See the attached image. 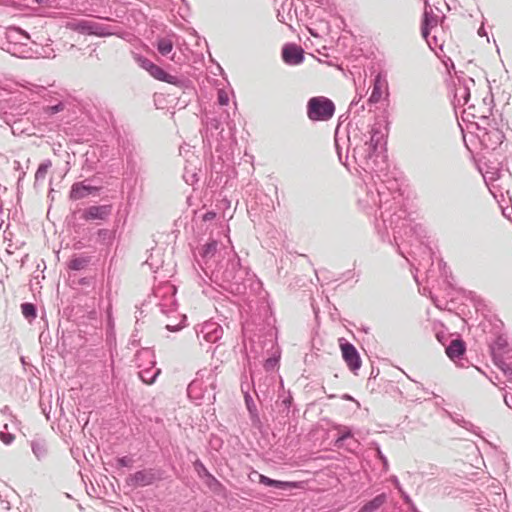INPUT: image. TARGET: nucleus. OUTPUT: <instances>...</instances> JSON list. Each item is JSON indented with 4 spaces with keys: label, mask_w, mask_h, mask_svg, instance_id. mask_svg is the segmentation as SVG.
Masks as SVG:
<instances>
[{
    "label": "nucleus",
    "mask_w": 512,
    "mask_h": 512,
    "mask_svg": "<svg viewBox=\"0 0 512 512\" xmlns=\"http://www.w3.org/2000/svg\"><path fill=\"white\" fill-rule=\"evenodd\" d=\"M347 154L352 151V157L356 164L366 172L375 173L380 181L376 190H368L365 197L359 199V205L364 210H372L378 207L381 221L377 219L376 229L383 241L388 240V229L393 232V240L398 245V240L403 234H407V230H412L410 220L407 218V211L402 208V194L399 184L395 178H390L387 174L383 177L381 164L378 162L380 157L379 148L385 144L384 134L379 127L364 125L355 127L350 123L347 133Z\"/></svg>",
    "instance_id": "1"
},
{
    "label": "nucleus",
    "mask_w": 512,
    "mask_h": 512,
    "mask_svg": "<svg viewBox=\"0 0 512 512\" xmlns=\"http://www.w3.org/2000/svg\"><path fill=\"white\" fill-rule=\"evenodd\" d=\"M247 276H249V271L241 266L240 258L236 254L227 259L225 264H217L211 269V277L215 281L221 282L224 288L239 294L246 290Z\"/></svg>",
    "instance_id": "2"
},
{
    "label": "nucleus",
    "mask_w": 512,
    "mask_h": 512,
    "mask_svg": "<svg viewBox=\"0 0 512 512\" xmlns=\"http://www.w3.org/2000/svg\"><path fill=\"white\" fill-rule=\"evenodd\" d=\"M216 376L209 371L206 380H203L201 371L197 377L188 385V396L195 400L212 402L215 400Z\"/></svg>",
    "instance_id": "3"
},
{
    "label": "nucleus",
    "mask_w": 512,
    "mask_h": 512,
    "mask_svg": "<svg viewBox=\"0 0 512 512\" xmlns=\"http://www.w3.org/2000/svg\"><path fill=\"white\" fill-rule=\"evenodd\" d=\"M306 113L309 120L313 122H326L335 114L334 102L325 96L311 97L306 106Z\"/></svg>",
    "instance_id": "4"
},
{
    "label": "nucleus",
    "mask_w": 512,
    "mask_h": 512,
    "mask_svg": "<svg viewBox=\"0 0 512 512\" xmlns=\"http://www.w3.org/2000/svg\"><path fill=\"white\" fill-rule=\"evenodd\" d=\"M136 364L140 369L138 372L139 378L145 384H152L155 382L161 369L156 368L155 356L151 349L143 348L136 353Z\"/></svg>",
    "instance_id": "5"
},
{
    "label": "nucleus",
    "mask_w": 512,
    "mask_h": 512,
    "mask_svg": "<svg viewBox=\"0 0 512 512\" xmlns=\"http://www.w3.org/2000/svg\"><path fill=\"white\" fill-rule=\"evenodd\" d=\"M69 28L83 35L107 37L114 34L113 27L93 20H76L69 23Z\"/></svg>",
    "instance_id": "6"
},
{
    "label": "nucleus",
    "mask_w": 512,
    "mask_h": 512,
    "mask_svg": "<svg viewBox=\"0 0 512 512\" xmlns=\"http://www.w3.org/2000/svg\"><path fill=\"white\" fill-rule=\"evenodd\" d=\"M479 138L481 143L488 149L495 150L500 146L505 138L501 129L496 126V123H488V127H478Z\"/></svg>",
    "instance_id": "7"
},
{
    "label": "nucleus",
    "mask_w": 512,
    "mask_h": 512,
    "mask_svg": "<svg viewBox=\"0 0 512 512\" xmlns=\"http://www.w3.org/2000/svg\"><path fill=\"white\" fill-rule=\"evenodd\" d=\"M161 478L160 470L147 468L130 474L126 479V484L131 487H145L152 485Z\"/></svg>",
    "instance_id": "8"
},
{
    "label": "nucleus",
    "mask_w": 512,
    "mask_h": 512,
    "mask_svg": "<svg viewBox=\"0 0 512 512\" xmlns=\"http://www.w3.org/2000/svg\"><path fill=\"white\" fill-rule=\"evenodd\" d=\"M475 85L472 78L461 76L454 82V100L456 107L465 106L470 100V90Z\"/></svg>",
    "instance_id": "9"
},
{
    "label": "nucleus",
    "mask_w": 512,
    "mask_h": 512,
    "mask_svg": "<svg viewBox=\"0 0 512 512\" xmlns=\"http://www.w3.org/2000/svg\"><path fill=\"white\" fill-rule=\"evenodd\" d=\"M196 336L202 344V341L215 343L222 338L223 328L217 322L206 321L195 328Z\"/></svg>",
    "instance_id": "10"
},
{
    "label": "nucleus",
    "mask_w": 512,
    "mask_h": 512,
    "mask_svg": "<svg viewBox=\"0 0 512 512\" xmlns=\"http://www.w3.org/2000/svg\"><path fill=\"white\" fill-rule=\"evenodd\" d=\"M343 360L352 372H357L362 365L361 357L355 346L344 338L339 339Z\"/></svg>",
    "instance_id": "11"
},
{
    "label": "nucleus",
    "mask_w": 512,
    "mask_h": 512,
    "mask_svg": "<svg viewBox=\"0 0 512 512\" xmlns=\"http://www.w3.org/2000/svg\"><path fill=\"white\" fill-rule=\"evenodd\" d=\"M119 146L122 149L123 155L126 158L128 169L135 172L137 168L138 159H140L137 145L128 138H123L119 141Z\"/></svg>",
    "instance_id": "12"
},
{
    "label": "nucleus",
    "mask_w": 512,
    "mask_h": 512,
    "mask_svg": "<svg viewBox=\"0 0 512 512\" xmlns=\"http://www.w3.org/2000/svg\"><path fill=\"white\" fill-rule=\"evenodd\" d=\"M282 59L288 65H299L304 59V50L295 43H287L282 48Z\"/></svg>",
    "instance_id": "13"
},
{
    "label": "nucleus",
    "mask_w": 512,
    "mask_h": 512,
    "mask_svg": "<svg viewBox=\"0 0 512 512\" xmlns=\"http://www.w3.org/2000/svg\"><path fill=\"white\" fill-rule=\"evenodd\" d=\"M112 214V205H93L87 207L82 214L85 221L106 220Z\"/></svg>",
    "instance_id": "14"
},
{
    "label": "nucleus",
    "mask_w": 512,
    "mask_h": 512,
    "mask_svg": "<svg viewBox=\"0 0 512 512\" xmlns=\"http://www.w3.org/2000/svg\"><path fill=\"white\" fill-rule=\"evenodd\" d=\"M100 189V187L86 184L85 181L76 182L71 186L69 198L72 201L81 200L88 197L91 194H98Z\"/></svg>",
    "instance_id": "15"
},
{
    "label": "nucleus",
    "mask_w": 512,
    "mask_h": 512,
    "mask_svg": "<svg viewBox=\"0 0 512 512\" xmlns=\"http://www.w3.org/2000/svg\"><path fill=\"white\" fill-rule=\"evenodd\" d=\"M217 253L218 241L215 239H210L201 248H199L198 254L201 257L202 262L205 264L206 269H213L212 260L216 257Z\"/></svg>",
    "instance_id": "16"
},
{
    "label": "nucleus",
    "mask_w": 512,
    "mask_h": 512,
    "mask_svg": "<svg viewBox=\"0 0 512 512\" xmlns=\"http://www.w3.org/2000/svg\"><path fill=\"white\" fill-rule=\"evenodd\" d=\"M253 474L258 478V482L260 484L267 486V487H272V488H275L278 490H284V491L298 487L297 482L272 479L266 475L260 474L257 471H254Z\"/></svg>",
    "instance_id": "17"
},
{
    "label": "nucleus",
    "mask_w": 512,
    "mask_h": 512,
    "mask_svg": "<svg viewBox=\"0 0 512 512\" xmlns=\"http://www.w3.org/2000/svg\"><path fill=\"white\" fill-rule=\"evenodd\" d=\"M437 25V16L433 14V11L428 4L425 2V9L423 13V19L421 24V34L424 39H427L430 35L431 29Z\"/></svg>",
    "instance_id": "18"
},
{
    "label": "nucleus",
    "mask_w": 512,
    "mask_h": 512,
    "mask_svg": "<svg viewBox=\"0 0 512 512\" xmlns=\"http://www.w3.org/2000/svg\"><path fill=\"white\" fill-rule=\"evenodd\" d=\"M338 429L340 430L337 438L334 441V446L338 449L345 447V441L350 440V442L347 444V448L349 450H352L350 446H357L358 441L353 438V433L351 428L347 426H338Z\"/></svg>",
    "instance_id": "19"
},
{
    "label": "nucleus",
    "mask_w": 512,
    "mask_h": 512,
    "mask_svg": "<svg viewBox=\"0 0 512 512\" xmlns=\"http://www.w3.org/2000/svg\"><path fill=\"white\" fill-rule=\"evenodd\" d=\"M7 39L14 45L27 46L30 35L19 27L9 28L6 32Z\"/></svg>",
    "instance_id": "20"
},
{
    "label": "nucleus",
    "mask_w": 512,
    "mask_h": 512,
    "mask_svg": "<svg viewBox=\"0 0 512 512\" xmlns=\"http://www.w3.org/2000/svg\"><path fill=\"white\" fill-rule=\"evenodd\" d=\"M244 400L252 426L260 429L262 426V422L259 416V412L252 396L249 394L248 391L244 392Z\"/></svg>",
    "instance_id": "21"
},
{
    "label": "nucleus",
    "mask_w": 512,
    "mask_h": 512,
    "mask_svg": "<svg viewBox=\"0 0 512 512\" xmlns=\"http://www.w3.org/2000/svg\"><path fill=\"white\" fill-rule=\"evenodd\" d=\"M466 352V344L460 339H453L446 347V354L451 360L460 359Z\"/></svg>",
    "instance_id": "22"
},
{
    "label": "nucleus",
    "mask_w": 512,
    "mask_h": 512,
    "mask_svg": "<svg viewBox=\"0 0 512 512\" xmlns=\"http://www.w3.org/2000/svg\"><path fill=\"white\" fill-rule=\"evenodd\" d=\"M388 496L386 493H380L373 499L367 501L360 509V512H378L381 507L387 502Z\"/></svg>",
    "instance_id": "23"
},
{
    "label": "nucleus",
    "mask_w": 512,
    "mask_h": 512,
    "mask_svg": "<svg viewBox=\"0 0 512 512\" xmlns=\"http://www.w3.org/2000/svg\"><path fill=\"white\" fill-rule=\"evenodd\" d=\"M205 485L215 496L223 500L228 499L230 494L229 491L215 476L213 478H209V481H205Z\"/></svg>",
    "instance_id": "24"
},
{
    "label": "nucleus",
    "mask_w": 512,
    "mask_h": 512,
    "mask_svg": "<svg viewBox=\"0 0 512 512\" xmlns=\"http://www.w3.org/2000/svg\"><path fill=\"white\" fill-rule=\"evenodd\" d=\"M490 349L493 360L498 357L504 358L505 355L510 353L507 340L501 336L493 342Z\"/></svg>",
    "instance_id": "25"
},
{
    "label": "nucleus",
    "mask_w": 512,
    "mask_h": 512,
    "mask_svg": "<svg viewBox=\"0 0 512 512\" xmlns=\"http://www.w3.org/2000/svg\"><path fill=\"white\" fill-rule=\"evenodd\" d=\"M385 81L382 79L380 74H377L373 79L372 91L368 98L369 104H376L382 97V90L385 85Z\"/></svg>",
    "instance_id": "26"
},
{
    "label": "nucleus",
    "mask_w": 512,
    "mask_h": 512,
    "mask_svg": "<svg viewBox=\"0 0 512 512\" xmlns=\"http://www.w3.org/2000/svg\"><path fill=\"white\" fill-rule=\"evenodd\" d=\"M31 450L38 461H43L48 455V446L43 439L32 440Z\"/></svg>",
    "instance_id": "27"
},
{
    "label": "nucleus",
    "mask_w": 512,
    "mask_h": 512,
    "mask_svg": "<svg viewBox=\"0 0 512 512\" xmlns=\"http://www.w3.org/2000/svg\"><path fill=\"white\" fill-rule=\"evenodd\" d=\"M90 261V256H75L70 260L68 267L70 270L80 271L87 267Z\"/></svg>",
    "instance_id": "28"
},
{
    "label": "nucleus",
    "mask_w": 512,
    "mask_h": 512,
    "mask_svg": "<svg viewBox=\"0 0 512 512\" xmlns=\"http://www.w3.org/2000/svg\"><path fill=\"white\" fill-rule=\"evenodd\" d=\"M452 421L454 423H456L457 425L461 426L462 428L478 435V430L479 428L476 427L473 423H471L470 421L464 419L463 416L459 415V414H455V415H451L450 416Z\"/></svg>",
    "instance_id": "29"
},
{
    "label": "nucleus",
    "mask_w": 512,
    "mask_h": 512,
    "mask_svg": "<svg viewBox=\"0 0 512 512\" xmlns=\"http://www.w3.org/2000/svg\"><path fill=\"white\" fill-rule=\"evenodd\" d=\"M493 361L495 365L504 373L507 382L512 383V367L510 366V364L506 363L505 357H498Z\"/></svg>",
    "instance_id": "30"
},
{
    "label": "nucleus",
    "mask_w": 512,
    "mask_h": 512,
    "mask_svg": "<svg viewBox=\"0 0 512 512\" xmlns=\"http://www.w3.org/2000/svg\"><path fill=\"white\" fill-rule=\"evenodd\" d=\"M194 469L197 472L198 476L205 482L209 481V478H213L214 476L208 471L206 466L202 461L196 460L194 462Z\"/></svg>",
    "instance_id": "31"
},
{
    "label": "nucleus",
    "mask_w": 512,
    "mask_h": 512,
    "mask_svg": "<svg viewBox=\"0 0 512 512\" xmlns=\"http://www.w3.org/2000/svg\"><path fill=\"white\" fill-rule=\"evenodd\" d=\"M21 312L28 320H33L37 316V309L33 303L25 302L21 304Z\"/></svg>",
    "instance_id": "32"
},
{
    "label": "nucleus",
    "mask_w": 512,
    "mask_h": 512,
    "mask_svg": "<svg viewBox=\"0 0 512 512\" xmlns=\"http://www.w3.org/2000/svg\"><path fill=\"white\" fill-rule=\"evenodd\" d=\"M156 47L162 56H167L173 49V43L169 39L161 38L157 41Z\"/></svg>",
    "instance_id": "33"
},
{
    "label": "nucleus",
    "mask_w": 512,
    "mask_h": 512,
    "mask_svg": "<svg viewBox=\"0 0 512 512\" xmlns=\"http://www.w3.org/2000/svg\"><path fill=\"white\" fill-rule=\"evenodd\" d=\"M52 166V162L50 160H45L38 166L36 173H35V182H38L40 180H44L46 177V174L48 172V169Z\"/></svg>",
    "instance_id": "34"
},
{
    "label": "nucleus",
    "mask_w": 512,
    "mask_h": 512,
    "mask_svg": "<svg viewBox=\"0 0 512 512\" xmlns=\"http://www.w3.org/2000/svg\"><path fill=\"white\" fill-rule=\"evenodd\" d=\"M281 402H280V413L288 416L290 413V408L293 402V397L290 393L287 395L280 396Z\"/></svg>",
    "instance_id": "35"
},
{
    "label": "nucleus",
    "mask_w": 512,
    "mask_h": 512,
    "mask_svg": "<svg viewBox=\"0 0 512 512\" xmlns=\"http://www.w3.org/2000/svg\"><path fill=\"white\" fill-rule=\"evenodd\" d=\"M65 109V103L62 101H58L54 105H49L43 108L45 114L52 116L59 112H62Z\"/></svg>",
    "instance_id": "36"
},
{
    "label": "nucleus",
    "mask_w": 512,
    "mask_h": 512,
    "mask_svg": "<svg viewBox=\"0 0 512 512\" xmlns=\"http://www.w3.org/2000/svg\"><path fill=\"white\" fill-rule=\"evenodd\" d=\"M134 59L136 63L147 72L151 70L152 66L154 65L151 60L140 54H136Z\"/></svg>",
    "instance_id": "37"
},
{
    "label": "nucleus",
    "mask_w": 512,
    "mask_h": 512,
    "mask_svg": "<svg viewBox=\"0 0 512 512\" xmlns=\"http://www.w3.org/2000/svg\"><path fill=\"white\" fill-rule=\"evenodd\" d=\"M98 240L104 244H108L113 240V232L108 229H99L97 232Z\"/></svg>",
    "instance_id": "38"
},
{
    "label": "nucleus",
    "mask_w": 512,
    "mask_h": 512,
    "mask_svg": "<svg viewBox=\"0 0 512 512\" xmlns=\"http://www.w3.org/2000/svg\"><path fill=\"white\" fill-rule=\"evenodd\" d=\"M162 82H166V83L178 86V87H182L185 81L177 76L171 75L166 72Z\"/></svg>",
    "instance_id": "39"
},
{
    "label": "nucleus",
    "mask_w": 512,
    "mask_h": 512,
    "mask_svg": "<svg viewBox=\"0 0 512 512\" xmlns=\"http://www.w3.org/2000/svg\"><path fill=\"white\" fill-rule=\"evenodd\" d=\"M148 73L155 79L162 81L165 76V71L159 67L158 65L154 64L151 68V70L148 71Z\"/></svg>",
    "instance_id": "40"
},
{
    "label": "nucleus",
    "mask_w": 512,
    "mask_h": 512,
    "mask_svg": "<svg viewBox=\"0 0 512 512\" xmlns=\"http://www.w3.org/2000/svg\"><path fill=\"white\" fill-rule=\"evenodd\" d=\"M376 448V457L382 462L383 464V470L386 472L389 469V463L387 457L383 454L380 446L378 444H375Z\"/></svg>",
    "instance_id": "41"
},
{
    "label": "nucleus",
    "mask_w": 512,
    "mask_h": 512,
    "mask_svg": "<svg viewBox=\"0 0 512 512\" xmlns=\"http://www.w3.org/2000/svg\"><path fill=\"white\" fill-rule=\"evenodd\" d=\"M206 126H207V130H210L211 132L214 131V130L217 131V130L220 129L221 122L216 117L209 118L207 120Z\"/></svg>",
    "instance_id": "42"
},
{
    "label": "nucleus",
    "mask_w": 512,
    "mask_h": 512,
    "mask_svg": "<svg viewBox=\"0 0 512 512\" xmlns=\"http://www.w3.org/2000/svg\"><path fill=\"white\" fill-rule=\"evenodd\" d=\"M14 439H15L14 434L9 433V432L0 431V440L5 445H10L14 441Z\"/></svg>",
    "instance_id": "43"
},
{
    "label": "nucleus",
    "mask_w": 512,
    "mask_h": 512,
    "mask_svg": "<svg viewBox=\"0 0 512 512\" xmlns=\"http://www.w3.org/2000/svg\"><path fill=\"white\" fill-rule=\"evenodd\" d=\"M117 466L118 467H130L132 465V459L128 456L118 457L117 458Z\"/></svg>",
    "instance_id": "44"
},
{
    "label": "nucleus",
    "mask_w": 512,
    "mask_h": 512,
    "mask_svg": "<svg viewBox=\"0 0 512 512\" xmlns=\"http://www.w3.org/2000/svg\"><path fill=\"white\" fill-rule=\"evenodd\" d=\"M218 103L221 106H225L229 103V97L228 94L224 90L218 91Z\"/></svg>",
    "instance_id": "45"
},
{
    "label": "nucleus",
    "mask_w": 512,
    "mask_h": 512,
    "mask_svg": "<svg viewBox=\"0 0 512 512\" xmlns=\"http://www.w3.org/2000/svg\"><path fill=\"white\" fill-rule=\"evenodd\" d=\"M183 178H184L185 182L189 185H192L194 182L198 181L196 173L189 174L188 172H185V174L183 175Z\"/></svg>",
    "instance_id": "46"
},
{
    "label": "nucleus",
    "mask_w": 512,
    "mask_h": 512,
    "mask_svg": "<svg viewBox=\"0 0 512 512\" xmlns=\"http://www.w3.org/2000/svg\"><path fill=\"white\" fill-rule=\"evenodd\" d=\"M335 147H336V151H337L339 160L344 164V162L342 161V147L339 144V139H338L337 134L335 135ZM345 165L348 166V164H346V163H345Z\"/></svg>",
    "instance_id": "47"
},
{
    "label": "nucleus",
    "mask_w": 512,
    "mask_h": 512,
    "mask_svg": "<svg viewBox=\"0 0 512 512\" xmlns=\"http://www.w3.org/2000/svg\"><path fill=\"white\" fill-rule=\"evenodd\" d=\"M391 482L394 485V487L398 490L399 493L403 491V488L399 482V479L396 476L391 477Z\"/></svg>",
    "instance_id": "48"
},
{
    "label": "nucleus",
    "mask_w": 512,
    "mask_h": 512,
    "mask_svg": "<svg viewBox=\"0 0 512 512\" xmlns=\"http://www.w3.org/2000/svg\"><path fill=\"white\" fill-rule=\"evenodd\" d=\"M184 325L182 324H177V325H170V324H167L166 325V329L170 332H176V331H179Z\"/></svg>",
    "instance_id": "49"
},
{
    "label": "nucleus",
    "mask_w": 512,
    "mask_h": 512,
    "mask_svg": "<svg viewBox=\"0 0 512 512\" xmlns=\"http://www.w3.org/2000/svg\"><path fill=\"white\" fill-rule=\"evenodd\" d=\"M215 217H216V213H215V212H213V211H207V212L203 215V220H204V221H210V220H213Z\"/></svg>",
    "instance_id": "50"
},
{
    "label": "nucleus",
    "mask_w": 512,
    "mask_h": 512,
    "mask_svg": "<svg viewBox=\"0 0 512 512\" xmlns=\"http://www.w3.org/2000/svg\"><path fill=\"white\" fill-rule=\"evenodd\" d=\"M145 264L149 265L153 271L159 268V265L155 264V261H152V256L146 260Z\"/></svg>",
    "instance_id": "51"
},
{
    "label": "nucleus",
    "mask_w": 512,
    "mask_h": 512,
    "mask_svg": "<svg viewBox=\"0 0 512 512\" xmlns=\"http://www.w3.org/2000/svg\"><path fill=\"white\" fill-rule=\"evenodd\" d=\"M145 264L149 265L153 271L159 268V265L155 264V261H152V256L146 260Z\"/></svg>",
    "instance_id": "52"
},
{
    "label": "nucleus",
    "mask_w": 512,
    "mask_h": 512,
    "mask_svg": "<svg viewBox=\"0 0 512 512\" xmlns=\"http://www.w3.org/2000/svg\"><path fill=\"white\" fill-rule=\"evenodd\" d=\"M276 363H277V360H276V359L269 358V359L266 361V363H265V368H266L267 370L272 369V368L275 366V364H276Z\"/></svg>",
    "instance_id": "53"
},
{
    "label": "nucleus",
    "mask_w": 512,
    "mask_h": 512,
    "mask_svg": "<svg viewBox=\"0 0 512 512\" xmlns=\"http://www.w3.org/2000/svg\"><path fill=\"white\" fill-rule=\"evenodd\" d=\"M400 495L406 504H412V499L404 490L402 492H400Z\"/></svg>",
    "instance_id": "54"
},
{
    "label": "nucleus",
    "mask_w": 512,
    "mask_h": 512,
    "mask_svg": "<svg viewBox=\"0 0 512 512\" xmlns=\"http://www.w3.org/2000/svg\"><path fill=\"white\" fill-rule=\"evenodd\" d=\"M254 392H255V394H256V396H257L258 400H260V399H261L260 394H261V393H262V394H264V393H265V391L262 389L261 384H259L257 388H254Z\"/></svg>",
    "instance_id": "55"
},
{
    "label": "nucleus",
    "mask_w": 512,
    "mask_h": 512,
    "mask_svg": "<svg viewBox=\"0 0 512 512\" xmlns=\"http://www.w3.org/2000/svg\"><path fill=\"white\" fill-rule=\"evenodd\" d=\"M504 402L509 408H512V395L509 396L508 394H505Z\"/></svg>",
    "instance_id": "56"
},
{
    "label": "nucleus",
    "mask_w": 512,
    "mask_h": 512,
    "mask_svg": "<svg viewBox=\"0 0 512 512\" xmlns=\"http://www.w3.org/2000/svg\"><path fill=\"white\" fill-rule=\"evenodd\" d=\"M477 33L480 37H487V32H486L483 24L480 26Z\"/></svg>",
    "instance_id": "57"
},
{
    "label": "nucleus",
    "mask_w": 512,
    "mask_h": 512,
    "mask_svg": "<svg viewBox=\"0 0 512 512\" xmlns=\"http://www.w3.org/2000/svg\"><path fill=\"white\" fill-rule=\"evenodd\" d=\"M38 93L45 98L47 94V89L43 86L38 87Z\"/></svg>",
    "instance_id": "58"
},
{
    "label": "nucleus",
    "mask_w": 512,
    "mask_h": 512,
    "mask_svg": "<svg viewBox=\"0 0 512 512\" xmlns=\"http://www.w3.org/2000/svg\"><path fill=\"white\" fill-rule=\"evenodd\" d=\"M436 338L438 339V341L442 344H444V333L443 332H437L436 333Z\"/></svg>",
    "instance_id": "59"
},
{
    "label": "nucleus",
    "mask_w": 512,
    "mask_h": 512,
    "mask_svg": "<svg viewBox=\"0 0 512 512\" xmlns=\"http://www.w3.org/2000/svg\"><path fill=\"white\" fill-rule=\"evenodd\" d=\"M408 505H409L411 512L419 511L413 502H412V504H408Z\"/></svg>",
    "instance_id": "60"
},
{
    "label": "nucleus",
    "mask_w": 512,
    "mask_h": 512,
    "mask_svg": "<svg viewBox=\"0 0 512 512\" xmlns=\"http://www.w3.org/2000/svg\"><path fill=\"white\" fill-rule=\"evenodd\" d=\"M1 412H2L3 414H8V413H10V408H9L8 406H5V407L1 410Z\"/></svg>",
    "instance_id": "61"
},
{
    "label": "nucleus",
    "mask_w": 512,
    "mask_h": 512,
    "mask_svg": "<svg viewBox=\"0 0 512 512\" xmlns=\"http://www.w3.org/2000/svg\"><path fill=\"white\" fill-rule=\"evenodd\" d=\"M49 0H35V2L39 5L48 3Z\"/></svg>",
    "instance_id": "62"
},
{
    "label": "nucleus",
    "mask_w": 512,
    "mask_h": 512,
    "mask_svg": "<svg viewBox=\"0 0 512 512\" xmlns=\"http://www.w3.org/2000/svg\"><path fill=\"white\" fill-rule=\"evenodd\" d=\"M358 105V102H356L355 100L351 102L350 104V109H352L354 106H357Z\"/></svg>",
    "instance_id": "63"
},
{
    "label": "nucleus",
    "mask_w": 512,
    "mask_h": 512,
    "mask_svg": "<svg viewBox=\"0 0 512 512\" xmlns=\"http://www.w3.org/2000/svg\"><path fill=\"white\" fill-rule=\"evenodd\" d=\"M344 398L345 399H349V400L352 399V397L350 395H347V394L344 396Z\"/></svg>",
    "instance_id": "64"
}]
</instances>
